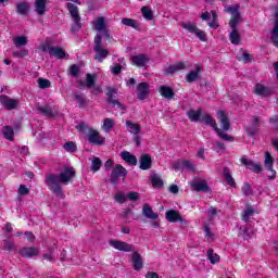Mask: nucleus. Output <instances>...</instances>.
Wrapping results in <instances>:
<instances>
[{"label": "nucleus", "mask_w": 278, "mask_h": 278, "mask_svg": "<svg viewBox=\"0 0 278 278\" xmlns=\"http://www.w3.org/2000/svg\"><path fill=\"white\" fill-rule=\"evenodd\" d=\"M116 94H117V90L116 89H112L110 88L106 92V97H108V103L111 105V103H113V101H116L115 98H116Z\"/></svg>", "instance_id": "obj_51"}, {"label": "nucleus", "mask_w": 278, "mask_h": 278, "mask_svg": "<svg viewBox=\"0 0 278 278\" xmlns=\"http://www.w3.org/2000/svg\"><path fill=\"white\" fill-rule=\"evenodd\" d=\"M126 128L129 134L134 136V142L136 143L137 147H140L142 143V137L140 136V132L142 131L140 129V125L136 124L131 121H126Z\"/></svg>", "instance_id": "obj_8"}, {"label": "nucleus", "mask_w": 278, "mask_h": 278, "mask_svg": "<svg viewBox=\"0 0 278 278\" xmlns=\"http://www.w3.org/2000/svg\"><path fill=\"white\" fill-rule=\"evenodd\" d=\"M153 165V161L151 160V155L143 154L139 157V168L141 170H149Z\"/></svg>", "instance_id": "obj_23"}, {"label": "nucleus", "mask_w": 278, "mask_h": 278, "mask_svg": "<svg viewBox=\"0 0 278 278\" xmlns=\"http://www.w3.org/2000/svg\"><path fill=\"white\" fill-rule=\"evenodd\" d=\"M137 91L138 99H140V101H144V99H147V94H149V84L140 83L137 87Z\"/></svg>", "instance_id": "obj_28"}, {"label": "nucleus", "mask_w": 278, "mask_h": 278, "mask_svg": "<svg viewBox=\"0 0 278 278\" xmlns=\"http://www.w3.org/2000/svg\"><path fill=\"white\" fill-rule=\"evenodd\" d=\"M114 127H116V121L114 118L106 117L102 121L101 129H103L105 134H110Z\"/></svg>", "instance_id": "obj_29"}, {"label": "nucleus", "mask_w": 278, "mask_h": 278, "mask_svg": "<svg viewBox=\"0 0 278 278\" xmlns=\"http://www.w3.org/2000/svg\"><path fill=\"white\" fill-rule=\"evenodd\" d=\"M101 159L100 157H93L91 160V170L92 173H97L98 170L101 169Z\"/></svg>", "instance_id": "obj_48"}, {"label": "nucleus", "mask_w": 278, "mask_h": 278, "mask_svg": "<svg viewBox=\"0 0 278 278\" xmlns=\"http://www.w3.org/2000/svg\"><path fill=\"white\" fill-rule=\"evenodd\" d=\"M151 184L153 188H162L164 186V181L162 180V177L160 175L154 174L151 176Z\"/></svg>", "instance_id": "obj_41"}, {"label": "nucleus", "mask_w": 278, "mask_h": 278, "mask_svg": "<svg viewBox=\"0 0 278 278\" xmlns=\"http://www.w3.org/2000/svg\"><path fill=\"white\" fill-rule=\"evenodd\" d=\"M121 157L128 164V166H136L138 164V157L136 155L130 154L128 151L121 152Z\"/></svg>", "instance_id": "obj_25"}, {"label": "nucleus", "mask_w": 278, "mask_h": 278, "mask_svg": "<svg viewBox=\"0 0 278 278\" xmlns=\"http://www.w3.org/2000/svg\"><path fill=\"white\" fill-rule=\"evenodd\" d=\"M185 68H186V63L180 61L174 65H169L168 67H166L165 75H173L174 73H177L179 71H185Z\"/></svg>", "instance_id": "obj_27"}, {"label": "nucleus", "mask_w": 278, "mask_h": 278, "mask_svg": "<svg viewBox=\"0 0 278 278\" xmlns=\"http://www.w3.org/2000/svg\"><path fill=\"white\" fill-rule=\"evenodd\" d=\"M224 179L228 186H231V188H236V180L229 173V169L224 170Z\"/></svg>", "instance_id": "obj_43"}, {"label": "nucleus", "mask_w": 278, "mask_h": 278, "mask_svg": "<svg viewBox=\"0 0 278 278\" xmlns=\"http://www.w3.org/2000/svg\"><path fill=\"white\" fill-rule=\"evenodd\" d=\"M201 114H203L201 109L190 110L187 112V116L192 123H199V121H201Z\"/></svg>", "instance_id": "obj_33"}, {"label": "nucleus", "mask_w": 278, "mask_h": 278, "mask_svg": "<svg viewBox=\"0 0 278 278\" xmlns=\"http://www.w3.org/2000/svg\"><path fill=\"white\" fill-rule=\"evenodd\" d=\"M111 105L115 110H119V112H125L126 110L125 104L121 103L118 100L111 102Z\"/></svg>", "instance_id": "obj_56"}, {"label": "nucleus", "mask_w": 278, "mask_h": 278, "mask_svg": "<svg viewBox=\"0 0 278 278\" xmlns=\"http://www.w3.org/2000/svg\"><path fill=\"white\" fill-rule=\"evenodd\" d=\"M70 73H71V75H73V77H77V75H79V66L72 65L70 67Z\"/></svg>", "instance_id": "obj_60"}, {"label": "nucleus", "mask_w": 278, "mask_h": 278, "mask_svg": "<svg viewBox=\"0 0 278 278\" xmlns=\"http://www.w3.org/2000/svg\"><path fill=\"white\" fill-rule=\"evenodd\" d=\"M109 244L113 249H116V251H123L124 253H131L136 250V247H134V244H129L125 241L111 240Z\"/></svg>", "instance_id": "obj_9"}, {"label": "nucleus", "mask_w": 278, "mask_h": 278, "mask_svg": "<svg viewBox=\"0 0 278 278\" xmlns=\"http://www.w3.org/2000/svg\"><path fill=\"white\" fill-rule=\"evenodd\" d=\"M142 214L146 218H149L150 220H157L160 218V215L153 212V208L149 204H143Z\"/></svg>", "instance_id": "obj_26"}, {"label": "nucleus", "mask_w": 278, "mask_h": 278, "mask_svg": "<svg viewBox=\"0 0 278 278\" xmlns=\"http://www.w3.org/2000/svg\"><path fill=\"white\" fill-rule=\"evenodd\" d=\"M28 39L26 36H17L13 39V45L16 49H21V47L27 46Z\"/></svg>", "instance_id": "obj_38"}, {"label": "nucleus", "mask_w": 278, "mask_h": 278, "mask_svg": "<svg viewBox=\"0 0 278 278\" xmlns=\"http://www.w3.org/2000/svg\"><path fill=\"white\" fill-rule=\"evenodd\" d=\"M131 262H132V268L134 270H142L144 268V260L142 258V255L138 251H134L131 254Z\"/></svg>", "instance_id": "obj_17"}, {"label": "nucleus", "mask_w": 278, "mask_h": 278, "mask_svg": "<svg viewBox=\"0 0 278 278\" xmlns=\"http://www.w3.org/2000/svg\"><path fill=\"white\" fill-rule=\"evenodd\" d=\"M191 188L195 192H207L210 190V187L207 186V181L205 180L191 181Z\"/></svg>", "instance_id": "obj_24"}, {"label": "nucleus", "mask_w": 278, "mask_h": 278, "mask_svg": "<svg viewBox=\"0 0 278 278\" xmlns=\"http://www.w3.org/2000/svg\"><path fill=\"white\" fill-rule=\"evenodd\" d=\"M275 164V159L270 154V152H265V160H264V166L269 172L268 179H275L277 177V172L273 169V166Z\"/></svg>", "instance_id": "obj_10"}, {"label": "nucleus", "mask_w": 278, "mask_h": 278, "mask_svg": "<svg viewBox=\"0 0 278 278\" xmlns=\"http://www.w3.org/2000/svg\"><path fill=\"white\" fill-rule=\"evenodd\" d=\"M88 140L91 144H98V146H101L105 142V138L101 137V134H99V131L94 129H89Z\"/></svg>", "instance_id": "obj_19"}, {"label": "nucleus", "mask_w": 278, "mask_h": 278, "mask_svg": "<svg viewBox=\"0 0 278 278\" xmlns=\"http://www.w3.org/2000/svg\"><path fill=\"white\" fill-rule=\"evenodd\" d=\"M125 66H127V64L125 63V59L121 58L118 59V63H114L113 66H111V71L113 75H119Z\"/></svg>", "instance_id": "obj_31"}, {"label": "nucleus", "mask_w": 278, "mask_h": 278, "mask_svg": "<svg viewBox=\"0 0 278 278\" xmlns=\"http://www.w3.org/2000/svg\"><path fill=\"white\" fill-rule=\"evenodd\" d=\"M115 201L116 203H125V201H127V194L125 195V192L118 191L115 194Z\"/></svg>", "instance_id": "obj_53"}, {"label": "nucleus", "mask_w": 278, "mask_h": 278, "mask_svg": "<svg viewBox=\"0 0 278 278\" xmlns=\"http://www.w3.org/2000/svg\"><path fill=\"white\" fill-rule=\"evenodd\" d=\"M119 177H127V168L123 167V165H115L111 173V182L118 184Z\"/></svg>", "instance_id": "obj_13"}, {"label": "nucleus", "mask_w": 278, "mask_h": 278, "mask_svg": "<svg viewBox=\"0 0 278 278\" xmlns=\"http://www.w3.org/2000/svg\"><path fill=\"white\" fill-rule=\"evenodd\" d=\"M242 192H243L244 197H251V194H253V188H251L249 182H245L242 186Z\"/></svg>", "instance_id": "obj_54"}, {"label": "nucleus", "mask_w": 278, "mask_h": 278, "mask_svg": "<svg viewBox=\"0 0 278 278\" xmlns=\"http://www.w3.org/2000/svg\"><path fill=\"white\" fill-rule=\"evenodd\" d=\"M92 86H94V76H92L91 74H87L86 87L92 88Z\"/></svg>", "instance_id": "obj_58"}, {"label": "nucleus", "mask_w": 278, "mask_h": 278, "mask_svg": "<svg viewBox=\"0 0 278 278\" xmlns=\"http://www.w3.org/2000/svg\"><path fill=\"white\" fill-rule=\"evenodd\" d=\"M29 193V189L25 185H21L18 188V194L25 195Z\"/></svg>", "instance_id": "obj_63"}, {"label": "nucleus", "mask_w": 278, "mask_h": 278, "mask_svg": "<svg viewBox=\"0 0 278 278\" xmlns=\"http://www.w3.org/2000/svg\"><path fill=\"white\" fill-rule=\"evenodd\" d=\"M271 42L274 47L278 48V13H276V20L274 23V28L271 30Z\"/></svg>", "instance_id": "obj_36"}, {"label": "nucleus", "mask_w": 278, "mask_h": 278, "mask_svg": "<svg viewBox=\"0 0 278 278\" xmlns=\"http://www.w3.org/2000/svg\"><path fill=\"white\" fill-rule=\"evenodd\" d=\"M27 55H29V50L27 49L13 52V58H27Z\"/></svg>", "instance_id": "obj_55"}, {"label": "nucleus", "mask_w": 278, "mask_h": 278, "mask_svg": "<svg viewBox=\"0 0 278 278\" xmlns=\"http://www.w3.org/2000/svg\"><path fill=\"white\" fill-rule=\"evenodd\" d=\"M253 214H255V210H253V207H248L242 213V220H244V223H249V219L251 218V216H253Z\"/></svg>", "instance_id": "obj_50"}, {"label": "nucleus", "mask_w": 278, "mask_h": 278, "mask_svg": "<svg viewBox=\"0 0 278 278\" xmlns=\"http://www.w3.org/2000/svg\"><path fill=\"white\" fill-rule=\"evenodd\" d=\"M67 10L74 23L72 26V31H79V29H81V17L79 16V9L73 3H67Z\"/></svg>", "instance_id": "obj_7"}, {"label": "nucleus", "mask_w": 278, "mask_h": 278, "mask_svg": "<svg viewBox=\"0 0 278 278\" xmlns=\"http://www.w3.org/2000/svg\"><path fill=\"white\" fill-rule=\"evenodd\" d=\"M40 51H42L43 53H49L51 55V51L53 50V47L49 46V45H41L39 47Z\"/></svg>", "instance_id": "obj_59"}, {"label": "nucleus", "mask_w": 278, "mask_h": 278, "mask_svg": "<svg viewBox=\"0 0 278 278\" xmlns=\"http://www.w3.org/2000/svg\"><path fill=\"white\" fill-rule=\"evenodd\" d=\"M216 214H218V211H216V207L211 206L207 210V215H208L210 218H214V216H216Z\"/></svg>", "instance_id": "obj_61"}, {"label": "nucleus", "mask_w": 278, "mask_h": 278, "mask_svg": "<svg viewBox=\"0 0 278 278\" xmlns=\"http://www.w3.org/2000/svg\"><path fill=\"white\" fill-rule=\"evenodd\" d=\"M14 243L11 241H5L4 242V251H14Z\"/></svg>", "instance_id": "obj_62"}, {"label": "nucleus", "mask_w": 278, "mask_h": 278, "mask_svg": "<svg viewBox=\"0 0 278 278\" xmlns=\"http://www.w3.org/2000/svg\"><path fill=\"white\" fill-rule=\"evenodd\" d=\"M225 12H229L231 14V18L229 21V27L231 31L229 33V40L231 45H240V40L242 37L240 36V31L238 30V25L242 23V16L240 15V7L238 4L227 7Z\"/></svg>", "instance_id": "obj_2"}, {"label": "nucleus", "mask_w": 278, "mask_h": 278, "mask_svg": "<svg viewBox=\"0 0 278 278\" xmlns=\"http://www.w3.org/2000/svg\"><path fill=\"white\" fill-rule=\"evenodd\" d=\"M0 103L5 108V110H16L18 100L12 99L8 96H0Z\"/></svg>", "instance_id": "obj_20"}, {"label": "nucleus", "mask_w": 278, "mask_h": 278, "mask_svg": "<svg viewBox=\"0 0 278 278\" xmlns=\"http://www.w3.org/2000/svg\"><path fill=\"white\" fill-rule=\"evenodd\" d=\"M217 121L222 125L223 131H229L231 128V124L229 123V117L225 113V111H218L217 112Z\"/></svg>", "instance_id": "obj_22"}, {"label": "nucleus", "mask_w": 278, "mask_h": 278, "mask_svg": "<svg viewBox=\"0 0 278 278\" xmlns=\"http://www.w3.org/2000/svg\"><path fill=\"white\" fill-rule=\"evenodd\" d=\"M181 28L186 29L189 34H192L195 38H199L202 42H207V34L201 30L194 23H181Z\"/></svg>", "instance_id": "obj_5"}, {"label": "nucleus", "mask_w": 278, "mask_h": 278, "mask_svg": "<svg viewBox=\"0 0 278 278\" xmlns=\"http://www.w3.org/2000/svg\"><path fill=\"white\" fill-rule=\"evenodd\" d=\"M159 92L164 99H172L175 97V92L173 91V88L167 87V86H161L159 88Z\"/></svg>", "instance_id": "obj_35"}, {"label": "nucleus", "mask_w": 278, "mask_h": 278, "mask_svg": "<svg viewBox=\"0 0 278 278\" xmlns=\"http://www.w3.org/2000/svg\"><path fill=\"white\" fill-rule=\"evenodd\" d=\"M63 149L67 153H75L77 151V144H75V142L73 141H67L64 143Z\"/></svg>", "instance_id": "obj_47"}, {"label": "nucleus", "mask_w": 278, "mask_h": 278, "mask_svg": "<svg viewBox=\"0 0 278 278\" xmlns=\"http://www.w3.org/2000/svg\"><path fill=\"white\" fill-rule=\"evenodd\" d=\"M73 179H75V168L66 166L60 174H47L45 184L56 199L62 200L66 197L62 185L68 186Z\"/></svg>", "instance_id": "obj_1"}, {"label": "nucleus", "mask_w": 278, "mask_h": 278, "mask_svg": "<svg viewBox=\"0 0 278 278\" xmlns=\"http://www.w3.org/2000/svg\"><path fill=\"white\" fill-rule=\"evenodd\" d=\"M240 162L243 164V166H245V168L252 170V173H262L261 163H255L253 160H249L247 156L241 157Z\"/></svg>", "instance_id": "obj_15"}, {"label": "nucleus", "mask_w": 278, "mask_h": 278, "mask_svg": "<svg viewBox=\"0 0 278 278\" xmlns=\"http://www.w3.org/2000/svg\"><path fill=\"white\" fill-rule=\"evenodd\" d=\"M247 129L250 136H255V134H257V129H260V117H253Z\"/></svg>", "instance_id": "obj_32"}, {"label": "nucleus", "mask_w": 278, "mask_h": 278, "mask_svg": "<svg viewBox=\"0 0 278 278\" xmlns=\"http://www.w3.org/2000/svg\"><path fill=\"white\" fill-rule=\"evenodd\" d=\"M35 8L37 14L42 16L47 12V0H35Z\"/></svg>", "instance_id": "obj_34"}, {"label": "nucleus", "mask_w": 278, "mask_h": 278, "mask_svg": "<svg viewBox=\"0 0 278 278\" xmlns=\"http://www.w3.org/2000/svg\"><path fill=\"white\" fill-rule=\"evenodd\" d=\"M174 168L176 170H188L189 173H194L197 166L192 161L184 160V161H178L173 164Z\"/></svg>", "instance_id": "obj_12"}, {"label": "nucleus", "mask_w": 278, "mask_h": 278, "mask_svg": "<svg viewBox=\"0 0 278 278\" xmlns=\"http://www.w3.org/2000/svg\"><path fill=\"white\" fill-rule=\"evenodd\" d=\"M39 253L40 250L36 247H25L20 250V255L26 258L36 257Z\"/></svg>", "instance_id": "obj_21"}, {"label": "nucleus", "mask_w": 278, "mask_h": 278, "mask_svg": "<svg viewBox=\"0 0 278 278\" xmlns=\"http://www.w3.org/2000/svg\"><path fill=\"white\" fill-rule=\"evenodd\" d=\"M38 112L43 116H48V118H51V116H53V109H51V106L49 105L39 106Z\"/></svg>", "instance_id": "obj_46"}, {"label": "nucleus", "mask_w": 278, "mask_h": 278, "mask_svg": "<svg viewBox=\"0 0 278 278\" xmlns=\"http://www.w3.org/2000/svg\"><path fill=\"white\" fill-rule=\"evenodd\" d=\"M142 16L146 18V21H153V11H151L148 7H142L141 9Z\"/></svg>", "instance_id": "obj_49"}, {"label": "nucleus", "mask_w": 278, "mask_h": 278, "mask_svg": "<svg viewBox=\"0 0 278 278\" xmlns=\"http://www.w3.org/2000/svg\"><path fill=\"white\" fill-rule=\"evenodd\" d=\"M165 218L168 223H181L182 225H188V220L182 219L179 212L175 210L167 211L165 213Z\"/></svg>", "instance_id": "obj_16"}, {"label": "nucleus", "mask_w": 278, "mask_h": 278, "mask_svg": "<svg viewBox=\"0 0 278 278\" xmlns=\"http://www.w3.org/2000/svg\"><path fill=\"white\" fill-rule=\"evenodd\" d=\"M75 101L78 103V106L81 109L88 108V99L84 97L81 93L74 94Z\"/></svg>", "instance_id": "obj_37"}, {"label": "nucleus", "mask_w": 278, "mask_h": 278, "mask_svg": "<svg viewBox=\"0 0 278 278\" xmlns=\"http://www.w3.org/2000/svg\"><path fill=\"white\" fill-rule=\"evenodd\" d=\"M93 29L98 31V34H102L106 40H110V29L108 28V21L105 17L100 16L97 17L93 22Z\"/></svg>", "instance_id": "obj_6"}, {"label": "nucleus", "mask_w": 278, "mask_h": 278, "mask_svg": "<svg viewBox=\"0 0 278 278\" xmlns=\"http://www.w3.org/2000/svg\"><path fill=\"white\" fill-rule=\"evenodd\" d=\"M17 14L25 16L29 10V4L27 2H20L16 4Z\"/></svg>", "instance_id": "obj_42"}, {"label": "nucleus", "mask_w": 278, "mask_h": 278, "mask_svg": "<svg viewBox=\"0 0 278 278\" xmlns=\"http://www.w3.org/2000/svg\"><path fill=\"white\" fill-rule=\"evenodd\" d=\"M2 134L7 140H12L14 138V129L11 126H3Z\"/></svg>", "instance_id": "obj_45"}, {"label": "nucleus", "mask_w": 278, "mask_h": 278, "mask_svg": "<svg viewBox=\"0 0 278 278\" xmlns=\"http://www.w3.org/2000/svg\"><path fill=\"white\" fill-rule=\"evenodd\" d=\"M255 94H258V97H268V94H273V90L268 89L262 84H257L254 88Z\"/></svg>", "instance_id": "obj_30"}, {"label": "nucleus", "mask_w": 278, "mask_h": 278, "mask_svg": "<svg viewBox=\"0 0 278 278\" xmlns=\"http://www.w3.org/2000/svg\"><path fill=\"white\" fill-rule=\"evenodd\" d=\"M50 55H53L58 60H62L63 58L66 56V52L64 51V49L60 47H53Z\"/></svg>", "instance_id": "obj_39"}, {"label": "nucleus", "mask_w": 278, "mask_h": 278, "mask_svg": "<svg viewBox=\"0 0 278 278\" xmlns=\"http://www.w3.org/2000/svg\"><path fill=\"white\" fill-rule=\"evenodd\" d=\"M126 199H128V201H138L140 197L138 192L131 191L126 194Z\"/></svg>", "instance_id": "obj_57"}, {"label": "nucleus", "mask_w": 278, "mask_h": 278, "mask_svg": "<svg viewBox=\"0 0 278 278\" xmlns=\"http://www.w3.org/2000/svg\"><path fill=\"white\" fill-rule=\"evenodd\" d=\"M122 25H126V27H132V29H140V24H138V21L134 18H123Z\"/></svg>", "instance_id": "obj_40"}, {"label": "nucleus", "mask_w": 278, "mask_h": 278, "mask_svg": "<svg viewBox=\"0 0 278 278\" xmlns=\"http://www.w3.org/2000/svg\"><path fill=\"white\" fill-rule=\"evenodd\" d=\"M149 60L151 59L147 54H137L130 56V62L132 66H138V68L147 66V64H149Z\"/></svg>", "instance_id": "obj_14"}, {"label": "nucleus", "mask_w": 278, "mask_h": 278, "mask_svg": "<svg viewBox=\"0 0 278 278\" xmlns=\"http://www.w3.org/2000/svg\"><path fill=\"white\" fill-rule=\"evenodd\" d=\"M201 123H204L205 125H210L214 129V131L217 134V136L222 138V140H226L227 142H233V137L229 136L228 134L223 131L220 128H218V125L216 124V121L212 118V115L205 114L204 116H202Z\"/></svg>", "instance_id": "obj_3"}, {"label": "nucleus", "mask_w": 278, "mask_h": 278, "mask_svg": "<svg viewBox=\"0 0 278 278\" xmlns=\"http://www.w3.org/2000/svg\"><path fill=\"white\" fill-rule=\"evenodd\" d=\"M39 88L45 90L46 88H51V81L47 78H38L37 80Z\"/></svg>", "instance_id": "obj_52"}, {"label": "nucleus", "mask_w": 278, "mask_h": 278, "mask_svg": "<svg viewBox=\"0 0 278 278\" xmlns=\"http://www.w3.org/2000/svg\"><path fill=\"white\" fill-rule=\"evenodd\" d=\"M200 18H202V21H210L212 18V21L207 23L208 27H211L212 29H218V15L215 11H211V13L204 12L200 14Z\"/></svg>", "instance_id": "obj_11"}, {"label": "nucleus", "mask_w": 278, "mask_h": 278, "mask_svg": "<svg viewBox=\"0 0 278 278\" xmlns=\"http://www.w3.org/2000/svg\"><path fill=\"white\" fill-rule=\"evenodd\" d=\"M93 51L96 53L94 60H97V62H103V60L110 55V51L103 48V38L99 34L94 37Z\"/></svg>", "instance_id": "obj_4"}, {"label": "nucleus", "mask_w": 278, "mask_h": 278, "mask_svg": "<svg viewBox=\"0 0 278 278\" xmlns=\"http://www.w3.org/2000/svg\"><path fill=\"white\" fill-rule=\"evenodd\" d=\"M207 260L211 264H218V262H220V256L214 253V250L210 249L207 251Z\"/></svg>", "instance_id": "obj_44"}, {"label": "nucleus", "mask_w": 278, "mask_h": 278, "mask_svg": "<svg viewBox=\"0 0 278 278\" xmlns=\"http://www.w3.org/2000/svg\"><path fill=\"white\" fill-rule=\"evenodd\" d=\"M24 236L28 240V242H34V240H36V236H34V232L26 231Z\"/></svg>", "instance_id": "obj_64"}, {"label": "nucleus", "mask_w": 278, "mask_h": 278, "mask_svg": "<svg viewBox=\"0 0 278 278\" xmlns=\"http://www.w3.org/2000/svg\"><path fill=\"white\" fill-rule=\"evenodd\" d=\"M201 73H203V66L194 65V70L187 74L186 80L188 84H192L197 81V79H201Z\"/></svg>", "instance_id": "obj_18"}]
</instances>
